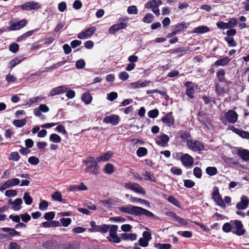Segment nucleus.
Listing matches in <instances>:
<instances>
[{
    "label": "nucleus",
    "instance_id": "nucleus-36",
    "mask_svg": "<svg viewBox=\"0 0 249 249\" xmlns=\"http://www.w3.org/2000/svg\"><path fill=\"white\" fill-rule=\"evenodd\" d=\"M26 119L21 120H14L13 121V124L17 127H21L26 124Z\"/></svg>",
    "mask_w": 249,
    "mask_h": 249
},
{
    "label": "nucleus",
    "instance_id": "nucleus-53",
    "mask_svg": "<svg viewBox=\"0 0 249 249\" xmlns=\"http://www.w3.org/2000/svg\"><path fill=\"white\" fill-rule=\"evenodd\" d=\"M225 40L228 43L230 47H235L236 45V42L233 38L231 37H227L225 38Z\"/></svg>",
    "mask_w": 249,
    "mask_h": 249
},
{
    "label": "nucleus",
    "instance_id": "nucleus-55",
    "mask_svg": "<svg viewBox=\"0 0 249 249\" xmlns=\"http://www.w3.org/2000/svg\"><path fill=\"white\" fill-rule=\"evenodd\" d=\"M193 173L194 176L198 178H200L202 176V171L199 167H196L194 169Z\"/></svg>",
    "mask_w": 249,
    "mask_h": 249
},
{
    "label": "nucleus",
    "instance_id": "nucleus-2",
    "mask_svg": "<svg viewBox=\"0 0 249 249\" xmlns=\"http://www.w3.org/2000/svg\"><path fill=\"white\" fill-rule=\"evenodd\" d=\"M124 186L127 189L131 190L136 193L144 195L146 193L144 189L138 183L136 182H126Z\"/></svg>",
    "mask_w": 249,
    "mask_h": 249
},
{
    "label": "nucleus",
    "instance_id": "nucleus-25",
    "mask_svg": "<svg viewBox=\"0 0 249 249\" xmlns=\"http://www.w3.org/2000/svg\"><path fill=\"white\" fill-rule=\"evenodd\" d=\"M112 156V152L111 151H108L101 156L97 157L96 160L98 162H105L108 160Z\"/></svg>",
    "mask_w": 249,
    "mask_h": 249
},
{
    "label": "nucleus",
    "instance_id": "nucleus-31",
    "mask_svg": "<svg viewBox=\"0 0 249 249\" xmlns=\"http://www.w3.org/2000/svg\"><path fill=\"white\" fill-rule=\"evenodd\" d=\"M238 155L245 161L249 160V151L246 149L239 150L238 152Z\"/></svg>",
    "mask_w": 249,
    "mask_h": 249
},
{
    "label": "nucleus",
    "instance_id": "nucleus-7",
    "mask_svg": "<svg viewBox=\"0 0 249 249\" xmlns=\"http://www.w3.org/2000/svg\"><path fill=\"white\" fill-rule=\"evenodd\" d=\"M180 154L182 155L180 160L182 165L186 168L192 167L194 162L193 158L188 154Z\"/></svg>",
    "mask_w": 249,
    "mask_h": 249
},
{
    "label": "nucleus",
    "instance_id": "nucleus-40",
    "mask_svg": "<svg viewBox=\"0 0 249 249\" xmlns=\"http://www.w3.org/2000/svg\"><path fill=\"white\" fill-rule=\"evenodd\" d=\"M188 50H186L184 47L178 48L174 50H170V52L173 53H181V54L179 55L180 56L182 55L186 54Z\"/></svg>",
    "mask_w": 249,
    "mask_h": 249
},
{
    "label": "nucleus",
    "instance_id": "nucleus-51",
    "mask_svg": "<svg viewBox=\"0 0 249 249\" xmlns=\"http://www.w3.org/2000/svg\"><path fill=\"white\" fill-rule=\"evenodd\" d=\"M206 172L209 175L213 176L216 174L217 169L214 167H208L206 168Z\"/></svg>",
    "mask_w": 249,
    "mask_h": 249
},
{
    "label": "nucleus",
    "instance_id": "nucleus-44",
    "mask_svg": "<svg viewBox=\"0 0 249 249\" xmlns=\"http://www.w3.org/2000/svg\"><path fill=\"white\" fill-rule=\"evenodd\" d=\"M23 198L26 204L30 205L32 204L33 199L29 193H25Z\"/></svg>",
    "mask_w": 249,
    "mask_h": 249
},
{
    "label": "nucleus",
    "instance_id": "nucleus-52",
    "mask_svg": "<svg viewBox=\"0 0 249 249\" xmlns=\"http://www.w3.org/2000/svg\"><path fill=\"white\" fill-rule=\"evenodd\" d=\"M28 161L30 164L36 165L39 163V160L36 157L32 156L28 158Z\"/></svg>",
    "mask_w": 249,
    "mask_h": 249
},
{
    "label": "nucleus",
    "instance_id": "nucleus-21",
    "mask_svg": "<svg viewBox=\"0 0 249 249\" xmlns=\"http://www.w3.org/2000/svg\"><path fill=\"white\" fill-rule=\"evenodd\" d=\"M148 83L149 82L146 81L138 80L136 82L131 83L129 85L131 88L135 89L145 87Z\"/></svg>",
    "mask_w": 249,
    "mask_h": 249
},
{
    "label": "nucleus",
    "instance_id": "nucleus-20",
    "mask_svg": "<svg viewBox=\"0 0 249 249\" xmlns=\"http://www.w3.org/2000/svg\"><path fill=\"white\" fill-rule=\"evenodd\" d=\"M98 166L97 162H94L89 165H88L87 167L85 169V171L87 172L91 173L93 175H97L98 172Z\"/></svg>",
    "mask_w": 249,
    "mask_h": 249
},
{
    "label": "nucleus",
    "instance_id": "nucleus-15",
    "mask_svg": "<svg viewBox=\"0 0 249 249\" xmlns=\"http://www.w3.org/2000/svg\"><path fill=\"white\" fill-rule=\"evenodd\" d=\"M127 26V24L125 23H120L115 24L112 25L108 30V33L110 34H115L117 31L120 30L125 29Z\"/></svg>",
    "mask_w": 249,
    "mask_h": 249
},
{
    "label": "nucleus",
    "instance_id": "nucleus-35",
    "mask_svg": "<svg viewBox=\"0 0 249 249\" xmlns=\"http://www.w3.org/2000/svg\"><path fill=\"white\" fill-rule=\"evenodd\" d=\"M59 224V222L56 221H52L51 222H44L42 223V227L44 228L55 227Z\"/></svg>",
    "mask_w": 249,
    "mask_h": 249
},
{
    "label": "nucleus",
    "instance_id": "nucleus-24",
    "mask_svg": "<svg viewBox=\"0 0 249 249\" xmlns=\"http://www.w3.org/2000/svg\"><path fill=\"white\" fill-rule=\"evenodd\" d=\"M81 100L86 105H89L91 102L92 97L89 91H87L83 93Z\"/></svg>",
    "mask_w": 249,
    "mask_h": 249
},
{
    "label": "nucleus",
    "instance_id": "nucleus-19",
    "mask_svg": "<svg viewBox=\"0 0 249 249\" xmlns=\"http://www.w3.org/2000/svg\"><path fill=\"white\" fill-rule=\"evenodd\" d=\"M225 117L230 123H234L237 121L238 115L234 111L230 110L225 114Z\"/></svg>",
    "mask_w": 249,
    "mask_h": 249
},
{
    "label": "nucleus",
    "instance_id": "nucleus-60",
    "mask_svg": "<svg viewBox=\"0 0 249 249\" xmlns=\"http://www.w3.org/2000/svg\"><path fill=\"white\" fill-rule=\"evenodd\" d=\"M48 203L46 200H42L39 205V209L41 211H45L48 207Z\"/></svg>",
    "mask_w": 249,
    "mask_h": 249
},
{
    "label": "nucleus",
    "instance_id": "nucleus-42",
    "mask_svg": "<svg viewBox=\"0 0 249 249\" xmlns=\"http://www.w3.org/2000/svg\"><path fill=\"white\" fill-rule=\"evenodd\" d=\"M21 61H22L21 59H20L19 58H18V57H15V58H13V59H12L10 61L9 64V67L11 68H13V67H14L18 64H19Z\"/></svg>",
    "mask_w": 249,
    "mask_h": 249
},
{
    "label": "nucleus",
    "instance_id": "nucleus-3",
    "mask_svg": "<svg viewBox=\"0 0 249 249\" xmlns=\"http://www.w3.org/2000/svg\"><path fill=\"white\" fill-rule=\"evenodd\" d=\"M19 7L23 11L36 10L41 8V5L38 2L31 1L19 5Z\"/></svg>",
    "mask_w": 249,
    "mask_h": 249
},
{
    "label": "nucleus",
    "instance_id": "nucleus-47",
    "mask_svg": "<svg viewBox=\"0 0 249 249\" xmlns=\"http://www.w3.org/2000/svg\"><path fill=\"white\" fill-rule=\"evenodd\" d=\"M154 19V16L152 14L148 13L146 14V15L143 18L142 21L147 23H151Z\"/></svg>",
    "mask_w": 249,
    "mask_h": 249
},
{
    "label": "nucleus",
    "instance_id": "nucleus-30",
    "mask_svg": "<svg viewBox=\"0 0 249 249\" xmlns=\"http://www.w3.org/2000/svg\"><path fill=\"white\" fill-rule=\"evenodd\" d=\"M209 31V28L205 26H199L195 28L192 33L196 34H204Z\"/></svg>",
    "mask_w": 249,
    "mask_h": 249
},
{
    "label": "nucleus",
    "instance_id": "nucleus-43",
    "mask_svg": "<svg viewBox=\"0 0 249 249\" xmlns=\"http://www.w3.org/2000/svg\"><path fill=\"white\" fill-rule=\"evenodd\" d=\"M189 24L185 22H181L178 24L176 26V30L178 31V33L182 31L183 29L187 28Z\"/></svg>",
    "mask_w": 249,
    "mask_h": 249
},
{
    "label": "nucleus",
    "instance_id": "nucleus-17",
    "mask_svg": "<svg viewBox=\"0 0 249 249\" xmlns=\"http://www.w3.org/2000/svg\"><path fill=\"white\" fill-rule=\"evenodd\" d=\"M119 117L117 115L107 116L104 118V122L106 123H110L112 125H117L119 122Z\"/></svg>",
    "mask_w": 249,
    "mask_h": 249
},
{
    "label": "nucleus",
    "instance_id": "nucleus-45",
    "mask_svg": "<svg viewBox=\"0 0 249 249\" xmlns=\"http://www.w3.org/2000/svg\"><path fill=\"white\" fill-rule=\"evenodd\" d=\"M155 248L158 249H170L171 245L169 244L158 243L155 245Z\"/></svg>",
    "mask_w": 249,
    "mask_h": 249
},
{
    "label": "nucleus",
    "instance_id": "nucleus-18",
    "mask_svg": "<svg viewBox=\"0 0 249 249\" xmlns=\"http://www.w3.org/2000/svg\"><path fill=\"white\" fill-rule=\"evenodd\" d=\"M169 141V137L166 134H162L157 137L156 142V143L162 146H165Z\"/></svg>",
    "mask_w": 249,
    "mask_h": 249
},
{
    "label": "nucleus",
    "instance_id": "nucleus-8",
    "mask_svg": "<svg viewBox=\"0 0 249 249\" xmlns=\"http://www.w3.org/2000/svg\"><path fill=\"white\" fill-rule=\"evenodd\" d=\"M234 228H233V232L237 235H242L245 232V230L243 229V225L241 221L239 220H234L233 221Z\"/></svg>",
    "mask_w": 249,
    "mask_h": 249
},
{
    "label": "nucleus",
    "instance_id": "nucleus-54",
    "mask_svg": "<svg viewBox=\"0 0 249 249\" xmlns=\"http://www.w3.org/2000/svg\"><path fill=\"white\" fill-rule=\"evenodd\" d=\"M180 138L183 141H186V142L192 139L190 134L187 132H182L180 135Z\"/></svg>",
    "mask_w": 249,
    "mask_h": 249
},
{
    "label": "nucleus",
    "instance_id": "nucleus-57",
    "mask_svg": "<svg viewBox=\"0 0 249 249\" xmlns=\"http://www.w3.org/2000/svg\"><path fill=\"white\" fill-rule=\"evenodd\" d=\"M148 115L150 118H156L159 115V111L157 109L151 110L148 112Z\"/></svg>",
    "mask_w": 249,
    "mask_h": 249
},
{
    "label": "nucleus",
    "instance_id": "nucleus-22",
    "mask_svg": "<svg viewBox=\"0 0 249 249\" xmlns=\"http://www.w3.org/2000/svg\"><path fill=\"white\" fill-rule=\"evenodd\" d=\"M162 4L161 0H152L147 2L145 4V7L147 9H152L158 7Z\"/></svg>",
    "mask_w": 249,
    "mask_h": 249
},
{
    "label": "nucleus",
    "instance_id": "nucleus-32",
    "mask_svg": "<svg viewBox=\"0 0 249 249\" xmlns=\"http://www.w3.org/2000/svg\"><path fill=\"white\" fill-rule=\"evenodd\" d=\"M121 238L124 240H130L131 241L135 240L137 239V235L135 233H124L121 234Z\"/></svg>",
    "mask_w": 249,
    "mask_h": 249
},
{
    "label": "nucleus",
    "instance_id": "nucleus-41",
    "mask_svg": "<svg viewBox=\"0 0 249 249\" xmlns=\"http://www.w3.org/2000/svg\"><path fill=\"white\" fill-rule=\"evenodd\" d=\"M50 141L53 142L58 143L61 142V138L57 134L53 133L50 135Z\"/></svg>",
    "mask_w": 249,
    "mask_h": 249
},
{
    "label": "nucleus",
    "instance_id": "nucleus-46",
    "mask_svg": "<svg viewBox=\"0 0 249 249\" xmlns=\"http://www.w3.org/2000/svg\"><path fill=\"white\" fill-rule=\"evenodd\" d=\"M231 58H229L227 56H225L219 59V66H225L228 64Z\"/></svg>",
    "mask_w": 249,
    "mask_h": 249
},
{
    "label": "nucleus",
    "instance_id": "nucleus-63",
    "mask_svg": "<svg viewBox=\"0 0 249 249\" xmlns=\"http://www.w3.org/2000/svg\"><path fill=\"white\" fill-rule=\"evenodd\" d=\"M119 78L123 81H125L128 79L129 74L125 71H122L119 74Z\"/></svg>",
    "mask_w": 249,
    "mask_h": 249
},
{
    "label": "nucleus",
    "instance_id": "nucleus-34",
    "mask_svg": "<svg viewBox=\"0 0 249 249\" xmlns=\"http://www.w3.org/2000/svg\"><path fill=\"white\" fill-rule=\"evenodd\" d=\"M1 230L5 232H8L11 237L16 235H19V232L15 230L14 229L10 228H2Z\"/></svg>",
    "mask_w": 249,
    "mask_h": 249
},
{
    "label": "nucleus",
    "instance_id": "nucleus-62",
    "mask_svg": "<svg viewBox=\"0 0 249 249\" xmlns=\"http://www.w3.org/2000/svg\"><path fill=\"white\" fill-rule=\"evenodd\" d=\"M118 97V94L116 92H111L107 94V99L108 100L112 101Z\"/></svg>",
    "mask_w": 249,
    "mask_h": 249
},
{
    "label": "nucleus",
    "instance_id": "nucleus-29",
    "mask_svg": "<svg viewBox=\"0 0 249 249\" xmlns=\"http://www.w3.org/2000/svg\"><path fill=\"white\" fill-rule=\"evenodd\" d=\"M130 200L132 203L138 202L141 203V204L145 205L148 208L150 207V203L145 199L131 196L130 198Z\"/></svg>",
    "mask_w": 249,
    "mask_h": 249
},
{
    "label": "nucleus",
    "instance_id": "nucleus-64",
    "mask_svg": "<svg viewBox=\"0 0 249 249\" xmlns=\"http://www.w3.org/2000/svg\"><path fill=\"white\" fill-rule=\"evenodd\" d=\"M67 9V3L62 1L60 2L58 5V9L61 12H63Z\"/></svg>",
    "mask_w": 249,
    "mask_h": 249
},
{
    "label": "nucleus",
    "instance_id": "nucleus-59",
    "mask_svg": "<svg viewBox=\"0 0 249 249\" xmlns=\"http://www.w3.org/2000/svg\"><path fill=\"white\" fill-rule=\"evenodd\" d=\"M213 190L212 198L218 204V188L216 186H214Z\"/></svg>",
    "mask_w": 249,
    "mask_h": 249
},
{
    "label": "nucleus",
    "instance_id": "nucleus-58",
    "mask_svg": "<svg viewBox=\"0 0 249 249\" xmlns=\"http://www.w3.org/2000/svg\"><path fill=\"white\" fill-rule=\"evenodd\" d=\"M19 49V46L16 43H12L9 47V50L12 53H17Z\"/></svg>",
    "mask_w": 249,
    "mask_h": 249
},
{
    "label": "nucleus",
    "instance_id": "nucleus-39",
    "mask_svg": "<svg viewBox=\"0 0 249 249\" xmlns=\"http://www.w3.org/2000/svg\"><path fill=\"white\" fill-rule=\"evenodd\" d=\"M145 179L150 180L151 182H156L157 179L154 176V174L151 172H146L145 173Z\"/></svg>",
    "mask_w": 249,
    "mask_h": 249
},
{
    "label": "nucleus",
    "instance_id": "nucleus-33",
    "mask_svg": "<svg viewBox=\"0 0 249 249\" xmlns=\"http://www.w3.org/2000/svg\"><path fill=\"white\" fill-rule=\"evenodd\" d=\"M52 198H53V200H55V201L61 202L63 203L65 202V199L62 198V196L61 194L58 191L55 192L52 195Z\"/></svg>",
    "mask_w": 249,
    "mask_h": 249
},
{
    "label": "nucleus",
    "instance_id": "nucleus-27",
    "mask_svg": "<svg viewBox=\"0 0 249 249\" xmlns=\"http://www.w3.org/2000/svg\"><path fill=\"white\" fill-rule=\"evenodd\" d=\"M45 99V97L40 95L32 98H30L29 101L26 103V105L31 106L34 103H39L42 100Z\"/></svg>",
    "mask_w": 249,
    "mask_h": 249
},
{
    "label": "nucleus",
    "instance_id": "nucleus-11",
    "mask_svg": "<svg viewBox=\"0 0 249 249\" xmlns=\"http://www.w3.org/2000/svg\"><path fill=\"white\" fill-rule=\"evenodd\" d=\"M237 24V20L232 18L228 22H219V28L223 29L232 28Z\"/></svg>",
    "mask_w": 249,
    "mask_h": 249
},
{
    "label": "nucleus",
    "instance_id": "nucleus-37",
    "mask_svg": "<svg viewBox=\"0 0 249 249\" xmlns=\"http://www.w3.org/2000/svg\"><path fill=\"white\" fill-rule=\"evenodd\" d=\"M114 171V167L111 163H107L105 165L104 172L107 174H112Z\"/></svg>",
    "mask_w": 249,
    "mask_h": 249
},
{
    "label": "nucleus",
    "instance_id": "nucleus-9",
    "mask_svg": "<svg viewBox=\"0 0 249 249\" xmlns=\"http://www.w3.org/2000/svg\"><path fill=\"white\" fill-rule=\"evenodd\" d=\"M96 31V28L94 27L89 28L84 31L81 32L78 34L77 37L81 39H85L89 38L94 34Z\"/></svg>",
    "mask_w": 249,
    "mask_h": 249
},
{
    "label": "nucleus",
    "instance_id": "nucleus-50",
    "mask_svg": "<svg viewBox=\"0 0 249 249\" xmlns=\"http://www.w3.org/2000/svg\"><path fill=\"white\" fill-rule=\"evenodd\" d=\"M167 200L170 202L171 203L173 204L174 205L179 207V202L178 201V200L174 196H169L167 198Z\"/></svg>",
    "mask_w": 249,
    "mask_h": 249
},
{
    "label": "nucleus",
    "instance_id": "nucleus-61",
    "mask_svg": "<svg viewBox=\"0 0 249 249\" xmlns=\"http://www.w3.org/2000/svg\"><path fill=\"white\" fill-rule=\"evenodd\" d=\"M54 216H55L54 212H50L46 213L44 214V217L45 219L47 220H51L54 218Z\"/></svg>",
    "mask_w": 249,
    "mask_h": 249
},
{
    "label": "nucleus",
    "instance_id": "nucleus-28",
    "mask_svg": "<svg viewBox=\"0 0 249 249\" xmlns=\"http://www.w3.org/2000/svg\"><path fill=\"white\" fill-rule=\"evenodd\" d=\"M22 203V200L21 198H18L14 201V203L12 205L11 209L14 211H18L21 209V205Z\"/></svg>",
    "mask_w": 249,
    "mask_h": 249
},
{
    "label": "nucleus",
    "instance_id": "nucleus-4",
    "mask_svg": "<svg viewBox=\"0 0 249 249\" xmlns=\"http://www.w3.org/2000/svg\"><path fill=\"white\" fill-rule=\"evenodd\" d=\"M187 145L189 149L194 152H199L204 148L203 144L201 142L192 139L187 142Z\"/></svg>",
    "mask_w": 249,
    "mask_h": 249
},
{
    "label": "nucleus",
    "instance_id": "nucleus-13",
    "mask_svg": "<svg viewBox=\"0 0 249 249\" xmlns=\"http://www.w3.org/2000/svg\"><path fill=\"white\" fill-rule=\"evenodd\" d=\"M28 23V21L26 19H22L19 21L13 23L8 27L9 31L18 30L24 27Z\"/></svg>",
    "mask_w": 249,
    "mask_h": 249
},
{
    "label": "nucleus",
    "instance_id": "nucleus-1",
    "mask_svg": "<svg viewBox=\"0 0 249 249\" xmlns=\"http://www.w3.org/2000/svg\"><path fill=\"white\" fill-rule=\"evenodd\" d=\"M118 226L110 225L109 228V236L107 237V240L111 242L118 243L121 242L120 238L117 235Z\"/></svg>",
    "mask_w": 249,
    "mask_h": 249
},
{
    "label": "nucleus",
    "instance_id": "nucleus-16",
    "mask_svg": "<svg viewBox=\"0 0 249 249\" xmlns=\"http://www.w3.org/2000/svg\"><path fill=\"white\" fill-rule=\"evenodd\" d=\"M161 121L168 126H173L174 124L175 120L172 115V112H168L166 115L163 116L161 119Z\"/></svg>",
    "mask_w": 249,
    "mask_h": 249
},
{
    "label": "nucleus",
    "instance_id": "nucleus-10",
    "mask_svg": "<svg viewBox=\"0 0 249 249\" xmlns=\"http://www.w3.org/2000/svg\"><path fill=\"white\" fill-rule=\"evenodd\" d=\"M69 89L67 85L60 86L53 89L50 92L49 96H53L66 92Z\"/></svg>",
    "mask_w": 249,
    "mask_h": 249
},
{
    "label": "nucleus",
    "instance_id": "nucleus-6",
    "mask_svg": "<svg viewBox=\"0 0 249 249\" xmlns=\"http://www.w3.org/2000/svg\"><path fill=\"white\" fill-rule=\"evenodd\" d=\"M91 228L89 231L91 232H100L104 233H106L109 230L110 225L103 224L101 225H96L95 222L92 221L90 222Z\"/></svg>",
    "mask_w": 249,
    "mask_h": 249
},
{
    "label": "nucleus",
    "instance_id": "nucleus-38",
    "mask_svg": "<svg viewBox=\"0 0 249 249\" xmlns=\"http://www.w3.org/2000/svg\"><path fill=\"white\" fill-rule=\"evenodd\" d=\"M20 158V156L18 152H13L10 154L8 160H9L18 161L19 160Z\"/></svg>",
    "mask_w": 249,
    "mask_h": 249
},
{
    "label": "nucleus",
    "instance_id": "nucleus-48",
    "mask_svg": "<svg viewBox=\"0 0 249 249\" xmlns=\"http://www.w3.org/2000/svg\"><path fill=\"white\" fill-rule=\"evenodd\" d=\"M147 153V149L144 147H140L137 150V155L139 157H143L146 155Z\"/></svg>",
    "mask_w": 249,
    "mask_h": 249
},
{
    "label": "nucleus",
    "instance_id": "nucleus-56",
    "mask_svg": "<svg viewBox=\"0 0 249 249\" xmlns=\"http://www.w3.org/2000/svg\"><path fill=\"white\" fill-rule=\"evenodd\" d=\"M178 234L186 238H190L192 236V233L190 231H178Z\"/></svg>",
    "mask_w": 249,
    "mask_h": 249
},
{
    "label": "nucleus",
    "instance_id": "nucleus-14",
    "mask_svg": "<svg viewBox=\"0 0 249 249\" xmlns=\"http://www.w3.org/2000/svg\"><path fill=\"white\" fill-rule=\"evenodd\" d=\"M249 204V198L245 196L241 197V201L236 205V208L238 210H244L246 209Z\"/></svg>",
    "mask_w": 249,
    "mask_h": 249
},
{
    "label": "nucleus",
    "instance_id": "nucleus-23",
    "mask_svg": "<svg viewBox=\"0 0 249 249\" xmlns=\"http://www.w3.org/2000/svg\"><path fill=\"white\" fill-rule=\"evenodd\" d=\"M142 215H144L147 217H153L154 219L157 218V216L152 212L142 208L139 207L138 216H141Z\"/></svg>",
    "mask_w": 249,
    "mask_h": 249
},
{
    "label": "nucleus",
    "instance_id": "nucleus-5",
    "mask_svg": "<svg viewBox=\"0 0 249 249\" xmlns=\"http://www.w3.org/2000/svg\"><path fill=\"white\" fill-rule=\"evenodd\" d=\"M140 207L132 205H127L119 208V210L122 213L138 216Z\"/></svg>",
    "mask_w": 249,
    "mask_h": 249
},
{
    "label": "nucleus",
    "instance_id": "nucleus-12",
    "mask_svg": "<svg viewBox=\"0 0 249 249\" xmlns=\"http://www.w3.org/2000/svg\"><path fill=\"white\" fill-rule=\"evenodd\" d=\"M185 86L186 88V95L190 98H193L195 91V88L196 87L195 84L192 82H187L185 83Z\"/></svg>",
    "mask_w": 249,
    "mask_h": 249
},
{
    "label": "nucleus",
    "instance_id": "nucleus-26",
    "mask_svg": "<svg viewBox=\"0 0 249 249\" xmlns=\"http://www.w3.org/2000/svg\"><path fill=\"white\" fill-rule=\"evenodd\" d=\"M233 131L243 138L249 139V132L236 128H233Z\"/></svg>",
    "mask_w": 249,
    "mask_h": 249
},
{
    "label": "nucleus",
    "instance_id": "nucleus-49",
    "mask_svg": "<svg viewBox=\"0 0 249 249\" xmlns=\"http://www.w3.org/2000/svg\"><path fill=\"white\" fill-rule=\"evenodd\" d=\"M127 12L129 14L136 15L138 13L137 8L135 5H131L128 7Z\"/></svg>",
    "mask_w": 249,
    "mask_h": 249
}]
</instances>
